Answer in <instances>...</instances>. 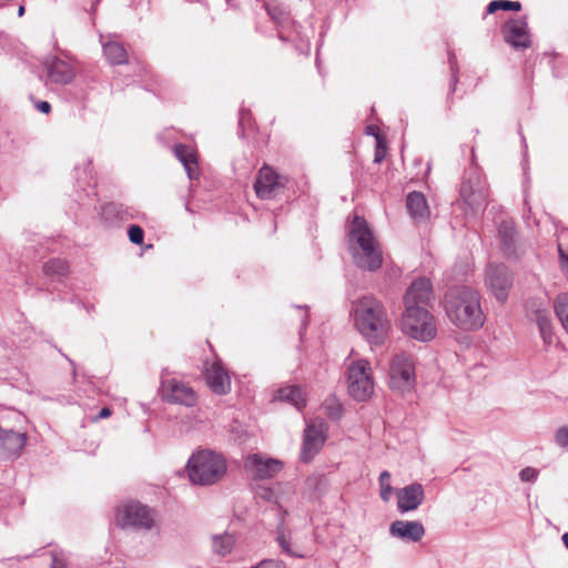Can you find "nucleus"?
<instances>
[{
    "label": "nucleus",
    "mask_w": 568,
    "mask_h": 568,
    "mask_svg": "<svg viewBox=\"0 0 568 568\" xmlns=\"http://www.w3.org/2000/svg\"><path fill=\"white\" fill-rule=\"evenodd\" d=\"M26 417L16 410H10L2 417L0 424V454L7 453L19 456L27 442V434L23 430L14 429L12 420L22 424Z\"/></svg>",
    "instance_id": "1a4fd4ad"
},
{
    "label": "nucleus",
    "mask_w": 568,
    "mask_h": 568,
    "mask_svg": "<svg viewBox=\"0 0 568 568\" xmlns=\"http://www.w3.org/2000/svg\"><path fill=\"white\" fill-rule=\"evenodd\" d=\"M235 545V538L231 534L214 535L212 537L213 551L219 556H226L231 554Z\"/></svg>",
    "instance_id": "c756f323"
},
{
    "label": "nucleus",
    "mask_w": 568,
    "mask_h": 568,
    "mask_svg": "<svg viewBox=\"0 0 568 568\" xmlns=\"http://www.w3.org/2000/svg\"><path fill=\"white\" fill-rule=\"evenodd\" d=\"M23 13H24V7L20 6L19 9H18L19 17L23 16Z\"/></svg>",
    "instance_id": "3c124183"
},
{
    "label": "nucleus",
    "mask_w": 568,
    "mask_h": 568,
    "mask_svg": "<svg viewBox=\"0 0 568 568\" xmlns=\"http://www.w3.org/2000/svg\"><path fill=\"white\" fill-rule=\"evenodd\" d=\"M378 483L382 500L385 503L389 501L392 494L394 493V488L390 485V473L387 470L382 471L378 477Z\"/></svg>",
    "instance_id": "72a5a7b5"
},
{
    "label": "nucleus",
    "mask_w": 568,
    "mask_h": 568,
    "mask_svg": "<svg viewBox=\"0 0 568 568\" xmlns=\"http://www.w3.org/2000/svg\"><path fill=\"white\" fill-rule=\"evenodd\" d=\"M327 425L323 420H313L306 425L304 430L301 459L305 463L312 460L322 449L326 440Z\"/></svg>",
    "instance_id": "ddd939ff"
},
{
    "label": "nucleus",
    "mask_w": 568,
    "mask_h": 568,
    "mask_svg": "<svg viewBox=\"0 0 568 568\" xmlns=\"http://www.w3.org/2000/svg\"><path fill=\"white\" fill-rule=\"evenodd\" d=\"M566 246L568 250V230H562L558 236V253L560 254V246Z\"/></svg>",
    "instance_id": "37998d69"
},
{
    "label": "nucleus",
    "mask_w": 568,
    "mask_h": 568,
    "mask_svg": "<svg viewBox=\"0 0 568 568\" xmlns=\"http://www.w3.org/2000/svg\"><path fill=\"white\" fill-rule=\"evenodd\" d=\"M51 568H68L65 559L57 555L52 556Z\"/></svg>",
    "instance_id": "79ce46f5"
},
{
    "label": "nucleus",
    "mask_w": 568,
    "mask_h": 568,
    "mask_svg": "<svg viewBox=\"0 0 568 568\" xmlns=\"http://www.w3.org/2000/svg\"><path fill=\"white\" fill-rule=\"evenodd\" d=\"M206 382L210 388L220 395L231 390V378L220 362H214L206 368Z\"/></svg>",
    "instance_id": "412c9836"
},
{
    "label": "nucleus",
    "mask_w": 568,
    "mask_h": 568,
    "mask_svg": "<svg viewBox=\"0 0 568 568\" xmlns=\"http://www.w3.org/2000/svg\"><path fill=\"white\" fill-rule=\"evenodd\" d=\"M266 11L270 16V18L281 27V30H278V38L283 41L291 40V36L285 34L284 29L286 27H293L295 28L294 23L291 21L288 13L286 12L285 8L282 4H278L275 1L267 2L265 4Z\"/></svg>",
    "instance_id": "5701e85b"
},
{
    "label": "nucleus",
    "mask_w": 568,
    "mask_h": 568,
    "mask_svg": "<svg viewBox=\"0 0 568 568\" xmlns=\"http://www.w3.org/2000/svg\"><path fill=\"white\" fill-rule=\"evenodd\" d=\"M348 250L355 265L364 271L381 268L383 255L365 219L355 215L348 226Z\"/></svg>",
    "instance_id": "f03ea898"
},
{
    "label": "nucleus",
    "mask_w": 568,
    "mask_h": 568,
    "mask_svg": "<svg viewBox=\"0 0 568 568\" xmlns=\"http://www.w3.org/2000/svg\"><path fill=\"white\" fill-rule=\"evenodd\" d=\"M37 110H39L42 113H49L51 111V104L47 101H39L36 104Z\"/></svg>",
    "instance_id": "c03bdc74"
},
{
    "label": "nucleus",
    "mask_w": 568,
    "mask_h": 568,
    "mask_svg": "<svg viewBox=\"0 0 568 568\" xmlns=\"http://www.w3.org/2000/svg\"><path fill=\"white\" fill-rule=\"evenodd\" d=\"M381 160H382V156H381V154H378V152H377V153H376V156H375V161H376V162H379Z\"/></svg>",
    "instance_id": "864d4df0"
},
{
    "label": "nucleus",
    "mask_w": 568,
    "mask_h": 568,
    "mask_svg": "<svg viewBox=\"0 0 568 568\" xmlns=\"http://www.w3.org/2000/svg\"><path fill=\"white\" fill-rule=\"evenodd\" d=\"M460 201L465 205L466 214H477L483 211L489 196L488 184L476 168L469 169L464 176L459 191Z\"/></svg>",
    "instance_id": "39448f33"
},
{
    "label": "nucleus",
    "mask_w": 568,
    "mask_h": 568,
    "mask_svg": "<svg viewBox=\"0 0 568 568\" xmlns=\"http://www.w3.org/2000/svg\"><path fill=\"white\" fill-rule=\"evenodd\" d=\"M485 283L499 302H505L513 282L505 265L490 263L486 268Z\"/></svg>",
    "instance_id": "2eb2a0df"
},
{
    "label": "nucleus",
    "mask_w": 568,
    "mask_h": 568,
    "mask_svg": "<svg viewBox=\"0 0 568 568\" xmlns=\"http://www.w3.org/2000/svg\"><path fill=\"white\" fill-rule=\"evenodd\" d=\"M555 313L568 333V293L559 294L554 302Z\"/></svg>",
    "instance_id": "7c9ffc66"
},
{
    "label": "nucleus",
    "mask_w": 568,
    "mask_h": 568,
    "mask_svg": "<svg viewBox=\"0 0 568 568\" xmlns=\"http://www.w3.org/2000/svg\"><path fill=\"white\" fill-rule=\"evenodd\" d=\"M115 524L123 529L149 531L156 526L155 510L139 501H130L118 507Z\"/></svg>",
    "instance_id": "423d86ee"
},
{
    "label": "nucleus",
    "mask_w": 568,
    "mask_h": 568,
    "mask_svg": "<svg viewBox=\"0 0 568 568\" xmlns=\"http://www.w3.org/2000/svg\"><path fill=\"white\" fill-rule=\"evenodd\" d=\"M284 186L285 179L268 165L260 169L254 182L255 193L262 200L274 199L283 191Z\"/></svg>",
    "instance_id": "4468645a"
},
{
    "label": "nucleus",
    "mask_w": 568,
    "mask_h": 568,
    "mask_svg": "<svg viewBox=\"0 0 568 568\" xmlns=\"http://www.w3.org/2000/svg\"><path fill=\"white\" fill-rule=\"evenodd\" d=\"M366 130H367V133H368V134H373V135H375V128H373V126H367V129H366Z\"/></svg>",
    "instance_id": "8fccbe9b"
},
{
    "label": "nucleus",
    "mask_w": 568,
    "mask_h": 568,
    "mask_svg": "<svg viewBox=\"0 0 568 568\" xmlns=\"http://www.w3.org/2000/svg\"><path fill=\"white\" fill-rule=\"evenodd\" d=\"M521 4L518 1H509V0H494L487 7V13H494L497 10H513L519 11Z\"/></svg>",
    "instance_id": "c9c22d12"
},
{
    "label": "nucleus",
    "mask_w": 568,
    "mask_h": 568,
    "mask_svg": "<svg viewBox=\"0 0 568 568\" xmlns=\"http://www.w3.org/2000/svg\"><path fill=\"white\" fill-rule=\"evenodd\" d=\"M347 388L357 402L368 399L374 393V381L371 364L366 359L353 362L347 369Z\"/></svg>",
    "instance_id": "6e6552de"
},
{
    "label": "nucleus",
    "mask_w": 568,
    "mask_h": 568,
    "mask_svg": "<svg viewBox=\"0 0 568 568\" xmlns=\"http://www.w3.org/2000/svg\"><path fill=\"white\" fill-rule=\"evenodd\" d=\"M111 415V409L108 407H104L100 410L98 418H106Z\"/></svg>",
    "instance_id": "a18cd8bd"
},
{
    "label": "nucleus",
    "mask_w": 568,
    "mask_h": 568,
    "mask_svg": "<svg viewBox=\"0 0 568 568\" xmlns=\"http://www.w3.org/2000/svg\"><path fill=\"white\" fill-rule=\"evenodd\" d=\"M273 399L287 402L301 412L306 406V392L300 385H287L280 387L275 392Z\"/></svg>",
    "instance_id": "4be33fe9"
},
{
    "label": "nucleus",
    "mask_w": 568,
    "mask_h": 568,
    "mask_svg": "<svg viewBox=\"0 0 568 568\" xmlns=\"http://www.w3.org/2000/svg\"><path fill=\"white\" fill-rule=\"evenodd\" d=\"M68 264L61 258H52L44 263L43 273L52 278H60L68 272Z\"/></svg>",
    "instance_id": "2f4dec72"
},
{
    "label": "nucleus",
    "mask_w": 568,
    "mask_h": 568,
    "mask_svg": "<svg viewBox=\"0 0 568 568\" xmlns=\"http://www.w3.org/2000/svg\"><path fill=\"white\" fill-rule=\"evenodd\" d=\"M397 510L406 514L416 510L425 500V490L422 484L413 483L395 490Z\"/></svg>",
    "instance_id": "f3484780"
},
{
    "label": "nucleus",
    "mask_w": 568,
    "mask_h": 568,
    "mask_svg": "<svg viewBox=\"0 0 568 568\" xmlns=\"http://www.w3.org/2000/svg\"><path fill=\"white\" fill-rule=\"evenodd\" d=\"M244 468L253 479L263 480L278 474L283 468V463L261 454H252L246 457Z\"/></svg>",
    "instance_id": "dca6fc26"
},
{
    "label": "nucleus",
    "mask_w": 568,
    "mask_h": 568,
    "mask_svg": "<svg viewBox=\"0 0 568 568\" xmlns=\"http://www.w3.org/2000/svg\"><path fill=\"white\" fill-rule=\"evenodd\" d=\"M531 318L536 322L539 328L541 338L546 345L552 343V326L550 315L545 308H536L532 311Z\"/></svg>",
    "instance_id": "a878e982"
},
{
    "label": "nucleus",
    "mask_w": 568,
    "mask_h": 568,
    "mask_svg": "<svg viewBox=\"0 0 568 568\" xmlns=\"http://www.w3.org/2000/svg\"><path fill=\"white\" fill-rule=\"evenodd\" d=\"M103 53L110 64L128 63V53L119 42L110 41L103 44Z\"/></svg>",
    "instance_id": "c85d7f7f"
},
{
    "label": "nucleus",
    "mask_w": 568,
    "mask_h": 568,
    "mask_svg": "<svg viewBox=\"0 0 568 568\" xmlns=\"http://www.w3.org/2000/svg\"><path fill=\"white\" fill-rule=\"evenodd\" d=\"M389 535L405 542H418L425 536V527L417 520H395L389 526Z\"/></svg>",
    "instance_id": "6ab92c4d"
},
{
    "label": "nucleus",
    "mask_w": 568,
    "mask_h": 568,
    "mask_svg": "<svg viewBox=\"0 0 568 568\" xmlns=\"http://www.w3.org/2000/svg\"><path fill=\"white\" fill-rule=\"evenodd\" d=\"M402 327L407 335L420 342L432 341L437 332L434 316L424 306H405Z\"/></svg>",
    "instance_id": "0eeeda50"
},
{
    "label": "nucleus",
    "mask_w": 568,
    "mask_h": 568,
    "mask_svg": "<svg viewBox=\"0 0 568 568\" xmlns=\"http://www.w3.org/2000/svg\"><path fill=\"white\" fill-rule=\"evenodd\" d=\"M416 383L415 363L412 355L395 354L389 365V386L402 394L410 392Z\"/></svg>",
    "instance_id": "9d476101"
},
{
    "label": "nucleus",
    "mask_w": 568,
    "mask_h": 568,
    "mask_svg": "<svg viewBox=\"0 0 568 568\" xmlns=\"http://www.w3.org/2000/svg\"><path fill=\"white\" fill-rule=\"evenodd\" d=\"M519 477L523 481L534 483L538 477V470L532 467H526L520 470Z\"/></svg>",
    "instance_id": "58836bf2"
},
{
    "label": "nucleus",
    "mask_w": 568,
    "mask_h": 568,
    "mask_svg": "<svg viewBox=\"0 0 568 568\" xmlns=\"http://www.w3.org/2000/svg\"><path fill=\"white\" fill-rule=\"evenodd\" d=\"M45 84L65 85L75 78V69L70 59L51 55L43 61Z\"/></svg>",
    "instance_id": "f8f14e48"
},
{
    "label": "nucleus",
    "mask_w": 568,
    "mask_h": 568,
    "mask_svg": "<svg viewBox=\"0 0 568 568\" xmlns=\"http://www.w3.org/2000/svg\"><path fill=\"white\" fill-rule=\"evenodd\" d=\"M449 62H450L452 69H454V67L456 64V57L454 54H450Z\"/></svg>",
    "instance_id": "de8ad7c7"
},
{
    "label": "nucleus",
    "mask_w": 568,
    "mask_h": 568,
    "mask_svg": "<svg viewBox=\"0 0 568 568\" xmlns=\"http://www.w3.org/2000/svg\"><path fill=\"white\" fill-rule=\"evenodd\" d=\"M99 1H100V0H95V1H94L92 9H94V7L99 3Z\"/></svg>",
    "instance_id": "5fc2aeb1"
},
{
    "label": "nucleus",
    "mask_w": 568,
    "mask_h": 568,
    "mask_svg": "<svg viewBox=\"0 0 568 568\" xmlns=\"http://www.w3.org/2000/svg\"><path fill=\"white\" fill-rule=\"evenodd\" d=\"M68 361L70 362V364H71L72 366H74V363H73L71 359H69V358H68ZM72 375H73V377H75V375H77L75 367H73Z\"/></svg>",
    "instance_id": "603ef678"
},
{
    "label": "nucleus",
    "mask_w": 568,
    "mask_h": 568,
    "mask_svg": "<svg viewBox=\"0 0 568 568\" xmlns=\"http://www.w3.org/2000/svg\"><path fill=\"white\" fill-rule=\"evenodd\" d=\"M128 235H129L130 241L133 244L143 243L144 232H143L142 227H140L139 225H135V224L131 225L128 230Z\"/></svg>",
    "instance_id": "4c0bfd02"
},
{
    "label": "nucleus",
    "mask_w": 568,
    "mask_h": 568,
    "mask_svg": "<svg viewBox=\"0 0 568 568\" xmlns=\"http://www.w3.org/2000/svg\"><path fill=\"white\" fill-rule=\"evenodd\" d=\"M556 443L561 447L568 446V426L560 427L557 430Z\"/></svg>",
    "instance_id": "ea45409f"
},
{
    "label": "nucleus",
    "mask_w": 568,
    "mask_h": 568,
    "mask_svg": "<svg viewBox=\"0 0 568 568\" xmlns=\"http://www.w3.org/2000/svg\"><path fill=\"white\" fill-rule=\"evenodd\" d=\"M433 298L432 283L426 277L415 280L404 296L405 306H426Z\"/></svg>",
    "instance_id": "aec40b11"
},
{
    "label": "nucleus",
    "mask_w": 568,
    "mask_h": 568,
    "mask_svg": "<svg viewBox=\"0 0 568 568\" xmlns=\"http://www.w3.org/2000/svg\"><path fill=\"white\" fill-rule=\"evenodd\" d=\"M102 216L108 221H128L133 219L129 207L115 202H110L102 206Z\"/></svg>",
    "instance_id": "cd10ccee"
},
{
    "label": "nucleus",
    "mask_w": 568,
    "mask_h": 568,
    "mask_svg": "<svg viewBox=\"0 0 568 568\" xmlns=\"http://www.w3.org/2000/svg\"><path fill=\"white\" fill-rule=\"evenodd\" d=\"M174 154L183 164L190 180L199 176L197 160L194 150L184 144H178L174 148Z\"/></svg>",
    "instance_id": "b1692460"
},
{
    "label": "nucleus",
    "mask_w": 568,
    "mask_h": 568,
    "mask_svg": "<svg viewBox=\"0 0 568 568\" xmlns=\"http://www.w3.org/2000/svg\"><path fill=\"white\" fill-rule=\"evenodd\" d=\"M354 321L359 333L374 345L382 344L390 328L383 303L373 296H364L355 304Z\"/></svg>",
    "instance_id": "7ed1b4c3"
},
{
    "label": "nucleus",
    "mask_w": 568,
    "mask_h": 568,
    "mask_svg": "<svg viewBox=\"0 0 568 568\" xmlns=\"http://www.w3.org/2000/svg\"><path fill=\"white\" fill-rule=\"evenodd\" d=\"M256 497L265 501L278 504L275 491L266 486H258L256 489Z\"/></svg>",
    "instance_id": "e433bc0d"
},
{
    "label": "nucleus",
    "mask_w": 568,
    "mask_h": 568,
    "mask_svg": "<svg viewBox=\"0 0 568 568\" xmlns=\"http://www.w3.org/2000/svg\"><path fill=\"white\" fill-rule=\"evenodd\" d=\"M2 39L6 40V37L0 34V40H2Z\"/></svg>",
    "instance_id": "6e6d98bb"
},
{
    "label": "nucleus",
    "mask_w": 568,
    "mask_h": 568,
    "mask_svg": "<svg viewBox=\"0 0 568 568\" xmlns=\"http://www.w3.org/2000/svg\"><path fill=\"white\" fill-rule=\"evenodd\" d=\"M504 40L515 49H527L530 47V34L527 21L524 18L513 19L503 28Z\"/></svg>",
    "instance_id": "a211bd4d"
},
{
    "label": "nucleus",
    "mask_w": 568,
    "mask_h": 568,
    "mask_svg": "<svg viewBox=\"0 0 568 568\" xmlns=\"http://www.w3.org/2000/svg\"><path fill=\"white\" fill-rule=\"evenodd\" d=\"M406 206L409 215L415 221H423L429 215L426 199L420 192H410L406 199Z\"/></svg>",
    "instance_id": "393cba45"
},
{
    "label": "nucleus",
    "mask_w": 568,
    "mask_h": 568,
    "mask_svg": "<svg viewBox=\"0 0 568 568\" xmlns=\"http://www.w3.org/2000/svg\"><path fill=\"white\" fill-rule=\"evenodd\" d=\"M498 236L506 255L515 253V229L513 222L504 221L498 227Z\"/></svg>",
    "instance_id": "bb28decb"
},
{
    "label": "nucleus",
    "mask_w": 568,
    "mask_h": 568,
    "mask_svg": "<svg viewBox=\"0 0 568 568\" xmlns=\"http://www.w3.org/2000/svg\"><path fill=\"white\" fill-rule=\"evenodd\" d=\"M186 470L193 484L209 486L223 478L226 473V462L215 452L200 450L190 457Z\"/></svg>",
    "instance_id": "20e7f679"
},
{
    "label": "nucleus",
    "mask_w": 568,
    "mask_h": 568,
    "mask_svg": "<svg viewBox=\"0 0 568 568\" xmlns=\"http://www.w3.org/2000/svg\"><path fill=\"white\" fill-rule=\"evenodd\" d=\"M449 321L463 331H475L485 323L479 293L468 286L450 287L444 300Z\"/></svg>",
    "instance_id": "f257e3e1"
},
{
    "label": "nucleus",
    "mask_w": 568,
    "mask_h": 568,
    "mask_svg": "<svg viewBox=\"0 0 568 568\" xmlns=\"http://www.w3.org/2000/svg\"><path fill=\"white\" fill-rule=\"evenodd\" d=\"M285 515H286V511H283V514L281 516L280 525H278L277 530H276V540H277L280 547L282 548V550L285 551L287 555H290V556H298L297 554L292 551V549L290 547V542H288V540L286 538L285 528H284V517H285Z\"/></svg>",
    "instance_id": "f704fd0d"
},
{
    "label": "nucleus",
    "mask_w": 568,
    "mask_h": 568,
    "mask_svg": "<svg viewBox=\"0 0 568 568\" xmlns=\"http://www.w3.org/2000/svg\"><path fill=\"white\" fill-rule=\"evenodd\" d=\"M161 393L166 402L186 407H192L197 402L196 393L189 384L175 377H166L165 371L161 376Z\"/></svg>",
    "instance_id": "9b49d317"
},
{
    "label": "nucleus",
    "mask_w": 568,
    "mask_h": 568,
    "mask_svg": "<svg viewBox=\"0 0 568 568\" xmlns=\"http://www.w3.org/2000/svg\"><path fill=\"white\" fill-rule=\"evenodd\" d=\"M564 545L568 549V532H565L561 537Z\"/></svg>",
    "instance_id": "49530a36"
},
{
    "label": "nucleus",
    "mask_w": 568,
    "mask_h": 568,
    "mask_svg": "<svg viewBox=\"0 0 568 568\" xmlns=\"http://www.w3.org/2000/svg\"><path fill=\"white\" fill-rule=\"evenodd\" d=\"M324 414L333 419L338 420L342 417L343 408L341 403L335 397H328L322 405Z\"/></svg>",
    "instance_id": "473e14b6"
},
{
    "label": "nucleus",
    "mask_w": 568,
    "mask_h": 568,
    "mask_svg": "<svg viewBox=\"0 0 568 568\" xmlns=\"http://www.w3.org/2000/svg\"><path fill=\"white\" fill-rule=\"evenodd\" d=\"M252 568H286L282 561L274 559H265Z\"/></svg>",
    "instance_id": "a19ab883"
},
{
    "label": "nucleus",
    "mask_w": 568,
    "mask_h": 568,
    "mask_svg": "<svg viewBox=\"0 0 568 568\" xmlns=\"http://www.w3.org/2000/svg\"><path fill=\"white\" fill-rule=\"evenodd\" d=\"M245 116H246V112L245 111H242L241 112V118H240V124H242L245 120Z\"/></svg>",
    "instance_id": "09e8293b"
}]
</instances>
